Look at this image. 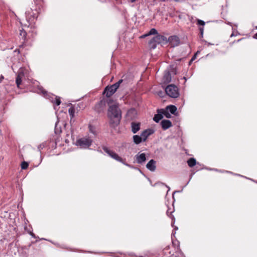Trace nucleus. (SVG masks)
<instances>
[{"mask_svg":"<svg viewBox=\"0 0 257 257\" xmlns=\"http://www.w3.org/2000/svg\"><path fill=\"white\" fill-rule=\"evenodd\" d=\"M133 139L134 143L136 145H138V144H140L141 143H142V142H143L142 137H141V136H139V135H134L133 137Z\"/></svg>","mask_w":257,"mask_h":257,"instance_id":"nucleus-15","label":"nucleus"},{"mask_svg":"<svg viewBox=\"0 0 257 257\" xmlns=\"http://www.w3.org/2000/svg\"><path fill=\"white\" fill-rule=\"evenodd\" d=\"M168 42L169 43V44L172 47H175L178 46L180 44V39L179 38L175 35L171 36L167 39Z\"/></svg>","mask_w":257,"mask_h":257,"instance_id":"nucleus-6","label":"nucleus"},{"mask_svg":"<svg viewBox=\"0 0 257 257\" xmlns=\"http://www.w3.org/2000/svg\"><path fill=\"white\" fill-rule=\"evenodd\" d=\"M254 38L257 39V33L254 35Z\"/></svg>","mask_w":257,"mask_h":257,"instance_id":"nucleus-35","label":"nucleus"},{"mask_svg":"<svg viewBox=\"0 0 257 257\" xmlns=\"http://www.w3.org/2000/svg\"><path fill=\"white\" fill-rule=\"evenodd\" d=\"M196 58V55H194L191 59V61H193Z\"/></svg>","mask_w":257,"mask_h":257,"instance_id":"nucleus-34","label":"nucleus"},{"mask_svg":"<svg viewBox=\"0 0 257 257\" xmlns=\"http://www.w3.org/2000/svg\"><path fill=\"white\" fill-rule=\"evenodd\" d=\"M103 151L111 158L113 156V154H114V152L109 150L108 148H107L106 147H103Z\"/></svg>","mask_w":257,"mask_h":257,"instance_id":"nucleus-21","label":"nucleus"},{"mask_svg":"<svg viewBox=\"0 0 257 257\" xmlns=\"http://www.w3.org/2000/svg\"><path fill=\"white\" fill-rule=\"evenodd\" d=\"M187 164H188V165L190 167H192L196 165V160L194 158H190L187 161Z\"/></svg>","mask_w":257,"mask_h":257,"instance_id":"nucleus-20","label":"nucleus"},{"mask_svg":"<svg viewBox=\"0 0 257 257\" xmlns=\"http://www.w3.org/2000/svg\"><path fill=\"white\" fill-rule=\"evenodd\" d=\"M19 36L21 39L24 42L26 38L27 33L23 29L20 30Z\"/></svg>","mask_w":257,"mask_h":257,"instance_id":"nucleus-18","label":"nucleus"},{"mask_svg":"<svg viewBox=\"0 0 257 257\" xmlns=\"http://www.w3.org/2000/svg\"><path fill=\"white\" fill-rule=\"evenodd\" d=\"M163 79L165 81L170 82L171 81V76L170 73L168 72L167 74L164 76Z\"/></svg>","mask_w":257,"mask_h":257,"instance_id":"nucleus-24","label":"nucleus"},{"mask_svg":"<svg viewBox=\"0 0 257 257\" xmlns=\"http://www.w3.org/2000/svg\"><path fill=\"white\" fill-rule=\"evenodd\" d=\"M24 75H25V73H24V69L23 68H20L18 72L17 76H18L19 77L23 78L24 77Z\"/></svg>","mask_w":257,"mask_h":257,"instance_id":"nucleus-23","label":"nucleus"},{"mask_svg":"<svg viewBox=\"0 0 257 257\" xmlns=\"http://www.w3.org/2000/svg\"><path fill=\"white\" fill-rule=\"evenodd\" d=\"M21 166V168L22 169L25 170V169H26L28 167L29 164L27 162L24 161L22 163Z\"/></svg>","mask_w":257,"mask_h":257,"instance_id":"nucleus-27","label":"nucleus"},{"mask_svg":"<svg viewBox=\"0 0 257 257\" xmlns=\"http://www.w3.org/2000/svg\"><path fill=\"white\" fill-rule=\"evenodd\" d=\"M234 42H235V40L233 41L232 42H230V44H233Z\"/></svg>","mask_w":257,"mask_h":257,"instance_id":"nucleus-37","label":"nucleus"},{"mask_svg":"<svg viewBox=\"0 0 257 257\" xmlns=\"http://www.w3.org/2000/svg\"><path fill=\"white\" fill-rule=\"evenodd\" d=\"M240 34L238 32L233 31L231 35H230V38H232L233 37L237 36L239 35Z\"/></svg>","mask_w":257,"mask_h":257,"instance_id":"nucleus-30","label":"nucleus"},{"mask_svg":"<svg viewBox=\"0 0 257 257\" xmlns=\"http://www.w3.org/2000/svg\"><path fill=\"white\" fill-rule=\"evenodd\" d=\"M165 91L166 94L172 98H177L179 96L178 88L174 84L168 85L165 89Z\"/></svg>","mask_w":257,"mask_h":257,"instance_id":"nucleus-4","label":"nucleus"},{"mask_svg":"<svg viewBox=\"0 0 257 257\" xmlns=\"http://www.w3.org/2000/svg\"><path fill=\"white\" fill-rule=\"evenodd\" d=\"M89 130L90 132L92 134H93L94 135L96 134L95 128L92 125H89Z\"/></svg>","mask_w":257,"mask_h":257,"instance_id":"nucleus-28","label":"nucleus"},{"mask_svg":"<svg viewBox=\"0 0 257 257\" xmlns=\"http://www.w3.org/2000/svg\"><path fill=\"white\" fill-rule=\"evenodd\" d=\"M123 82L122 79H120L118 82L105 87L104 90V93L105 94L107 97H111L117 90L120 86V84Z\"/></svg>","mask_w":257,"mask_h":257,"instance_id":"nucleus-3","label":"nucleus"},{"mask_svg":"<svg viewBox=\"0 0 257 257\" xmlns=\"http://www.w3.org/2000/svg\"><path fill=\"white\" fill-rule=\"evenodd\" d=\"M140 123L132 122L131 123L132 132L134 134H136L140 130Z\"/></svg>","mask_w":257,"mask_h":257,"instance_id":"nucleus-13","label":"nucleus"},{"mask_svg":"<svg viewBox=\"0 0 257 257\" xmlns=\"http://www.w3.org/2000/svg\"><path fill=\"white\" fill-rule=\"evenodd\" d=\"M172 219H174V217L173 216Z\"/></svg>","mask_w":257,"mask_h":257,"instance_id":"nucleus-42","label":"nucleus"},{"mask_svg":"<svg viewBox=\"0 0 257 257\" xmlns=\"http://www.w3.org/2000/svg\"><path fill=\"white\" fill-rule=\"evenodd\" d=\"M155 131L153 129L148 128L143 131L141 134L143 142H145L148 138L154 133Z\"/></svg>","mask_w":257,"mask_h":257,"instance_id":"nucleus-7","label":"nucleus"},{"mask_svg":"<svg viewBox=\"0 0 257 257\" xmlns=\"http://www.w3.org/2000/svg\"><path fill=\"white\" fill-rule=\"evenodd\" d=\"M168 43L167 38L161 35H157L149 41V45L151 49H154L158 44H165Z\"/></svg>","mask_w":257,"mask_h":257,"instance_id":"nucleus-2","label":"nucleus"},{"mask_svg":"<svg viewBox=\"0 0 257 257\" xmlns=\"http://www.w3.org/2000/svg\"><path fill=\"white\" fill-rule=\"evenodd\" d=\"M75 108L73 106H71L68 109V112L72 119L74 116Z\"/></svg>","mask_w":257,"mask_h":257,"instance_id":"nucleus-22","label":"nucleus"},{"mask_svg":"<svg viewBox=\"0 0 257 257\" xmlns=\"http://www.w3.org/2000/svg\"><path fill=\"white\" fill-rule=\"evenodd\" d=\"M22 78H23L17 76L16 82L17 87L18 88L20 87V85L21 84Z\"/></svg>","mask_w":257,"mask_h":257,"instance_id":"nucleus-25","label":"nucleus"},{"mask_svg":"<svg viewBox=\"0 0 257 257\" xmlns=\"http://www.w3.org/2000/svg\"><path fill=\"white\" fill-rule=\"evenodd\" d=\"M166 109L171 113L174 114L177 111V107L175 105H170L166 107Z\"/></svg>","mask_w":257,"mask_h":257,"instance_id":"nucleus-17","label":"nucleus"},{"mask_svg":"<svg viewBox=\"0 0 257 257\" xmlns=\"http://www.w3.org/2000/svg\"><path fill=\"white\" fill-rule=\"evenodd\" d=\"M92 140L89 138H82L76 142V145L80 148L86 149L89 148L92 144Z\"/></svg>","mask_w":257,"mask_h":257,"instance_id":"nucleus-5","label":"nucleus"},{"mask_svg":"<svg viewBox=\"0 0 257 257\" xmlns=\"http://www.w3.org/2000/svg\"><path fill=\"white\" fill-rule=\"evenodd\" d=\"M198 53H199V52L197 51L195 55H196L197 54H198Z\"/></svg>","mask_w":257,"mask_h":257,"instance_id":"nucleus-40","label":"nucleus"},{"mask_svg":"<svg viewBox=\"0 0 257 257\" xmlns=\"http://www.w3.org/2000/svg\"><path fill=\"white\" fill-rule=\"evenodd\" d=\"M163 114L162 113H158L156 114L155 115L154 118H153V120L156 122H158L161 119H162L163 118Z\"/></svg>","mask_w":257,"mask_h":257,"instance_id":"nucleus-19","label":"nucleus"},{"mask_svg":"<svg viewBox=\"0 0 257 257\" xmlns=\"http://www.w3.org/2000/svg\"><path fill=\"white\" fill-rule=\"evenodd\" d=\"M49 99L51 102L57 106L59 105L61 102L60 97L54 95L50 96Z\"/></svg>","mask_w":257,"mask_h":257,"instance_id":"nucleus-12","label":"nucleus"},{"mask_svg":"<svg viewBox=\"0 0 257 257\" xmlns=\"http://www.w3.org/2000/svg\"><path fill=\"white\" fill-rule=\"evenodd\" d=\"M136 1H137V0H130V2H131V3H134V2H135Z\"/></svg>","mask_w":257,"mask_h":257,"instance_id":"nucleus-36","label":"nucleus"},{"mask_svg":"<svg viewBox=\"0 0 257 257\" xmlns=\"http://www.w3.org/2000/svg\"><path fill=\"white\" fill-rule=\"evenodd\" d=\"M197 24L198 25L202 26V27H200L199 28V31H200L201 37H203V32H204V27H203V26L205 25V22L203 21H202V20L198 19V20H197Z\"/></svg>","mask_w":257,"mask_h":257,"instance_id":"nucleus-14","label":"nucleus"},{"mask_svg":"<svg viewBox=\"0 0 257 257\" xmlns=\"http://www.w3.org/2000/svg\"><path fill=\"white\" fill-rule=\"evenodd\" d=\"M166 187L168 188V191L170 190V188L169 186H168L167 185H166Z\"/></svg>","mask_w":257,"mask_h":257,"instance_id":"nucleus-39","label":"nucleus"},{"mask_svg":"<svg viewBox=\"0 0 257 257\" xmlns=\"http://www.w3.org/2000/svg\"><path fill=\"white\" fill-rule=\"evenodd\" d=\"M136 161L138 164H142L146 161V156L145 153H139L135 156Z\"/></svg>","mask_w":257,"mask_h":257,"instance_id":"nucleus-8","label":"nucleus"},{"mask_svg":"<svg viewBox=\"0 0 257 257\" xmlns=\"http://www.w3.org/2000/svg\"><path fill=\"white\" fill-rule=\"evenodd\" d=\"M111 158L115 160L116 161L122 163L123 164L128 167L133 168V166L125 162L124 160L120 157H119L117 154H116L115 152L114 153V154H113V156H112Z\"/></svg>","mask_w":257,"mask_h":257,"instance_id":"nucleus-10","label":"nucleus"},{"mask_svg":"<svg viewBox=\"0 0 257 257\" xmlns=\"http://www.w3.org/2000/svg\"><path fill=\"white\" fill-rule=\"evenodd\" d=\"M161 125L164 130H166L172 126V124L170 120L164 119L161 122Z\"/></svg>","mask_w":257,"mask_h":257,"instance_id":"nucleus-11","label":"nucleus"},{"mask_svg":"<svg viewBox=\"0 0 257 257\" xmlns=\"http://www.w3.org/2000/svg\"><path fill=\"white\" fill-rule=\"evenodd\" d=\"M173 212L172 211H170V210L168 209L167 211V214L168 216L170 217H172V213Z\"/></svg>","mask_w":257,"mask_h":257,"instance_id":"nucleus-32","label":"nucleus"},{"mask_svg":"<svg viewBox=\"0 0 257 257\" xmlns=\"http://www.w3.org/2000/svg\"><path fill=\"white\" fill-rule=\"evenodd\" d=\"M107 115L110 119L109 123L111 127H115L119 124L121 118V111L117 105H110L108 108Z\"/></svg>","mask_w":257,"mask_h":257,"instance_id":"nucleus-1","label":"nucleus"},{"mask_svg":"<svg viewBox=\"0 0 257 257\" xmlns=\"http://www.w3.org/2000/svg\"><path fill=\"white\" fill-rule=\"evenodd\" d=\"M161 111H162V114H164L167 118L171 117V114L169 113V112L167 110H165L162 109Z\"/></svg>","mask_w":257,"mask_h":257,"instance_id":"nucleus-26","label":"nucleus"},{"mask_svg":"<svg viewBox=\"0 0 257 257\" xmlns=\"http://www.w3.org/2000/svg\"><path fill=\"white\" fill-rule=\"evenodd\" d=\"M240 41V39H238L236 41L237 42H238Z\"/></svg>","mask_w":257,"mask_h":257,"instance_id":"nucleus-38","label":"nucleus"},{"mask_svg":"<svg viewBox=\"0 0 257 257\" xmlns=\"http://www.w3.org/2000/svg\"><path fill=\"white\" fill-rule=\"evenodd\" d=\"M183 79H184L185 80H186V79L185 77H183Z\"/></svg>","mask_w":257,"mask_h":257,"instance_id":"nucleus-41","label":"nucleus"},{"mask_svg":"<svg viewBox=\"0 0 257 257\" xmlns=\"http://www.w3.org/2000/svg\"><path fill=\"white\" fill-rule=\"evenodd\" d=\"M29 12H28L26 13L27 18L29 19V21L31 20V21H33L36 18V17L33 15V18H29Z\"/></svg>","mask_w":257,"mask_h":257,"instance_id":"nucleus-29","label":"nucleus"},{"mask_svg":"<svg viewBox=\"0 0 257 257\" xmlns=\"http://www.w3.org/2000/svg\"><path fill=\"white\" fill-rule=\"evenodd\" d=\"M44 147H45V145L44 144H41L38 146V149L39 151L40 152L41 151V150H42Z\"/></svg>","mask_w":257,"mask_h":257,"instance_id":"nucleus-31","label":"nucleus"},{"mask_svg":"<svg viewBox=\"0 0 257 257\" xmlns=\"http://www.w3.org/2000/svg\"><path fill=\"white\" fill-rule=\"evenodd\" d=\"M102 101H100L98 104H97L95 106V108H96L97 107L100 106L101 105H102Z\"/></svg>","mask_w":257,"mask_h":257,"instance_id":"nucleus-33","label":"nucleus"},{"mask_svg":"<svg viewBox=\"0 0 257 257\" xmlns=\"http://www.w3.org/2000/svg\"><path fill=\"white\" fill-rule=\"evenodd\" d=\"M152 35H159L158 34V32L156 30V29H155L154 28L151 29L148 33L141 36L140 38H145V37H146L148 36Z\"/></svg>","mask_w":257,"mask_h":257,"instance_id":"nucleus-16","label":"nucleus"},{"mask_svg":"<svg viewBox=\"0 0 257 257\" xmlns=\"http://www.w3.org/2000/svg\"><path fill=\"white\" fill-rule=\"evenodd\" d=\"M156 161L152 159L147 163L146 167L149 170L152 172H154L156 169Z\"/></svg>","mask_w":257,"mask_h":257,"instance_id":"nucleus-9","label":"nucleus"}]
</instances>
